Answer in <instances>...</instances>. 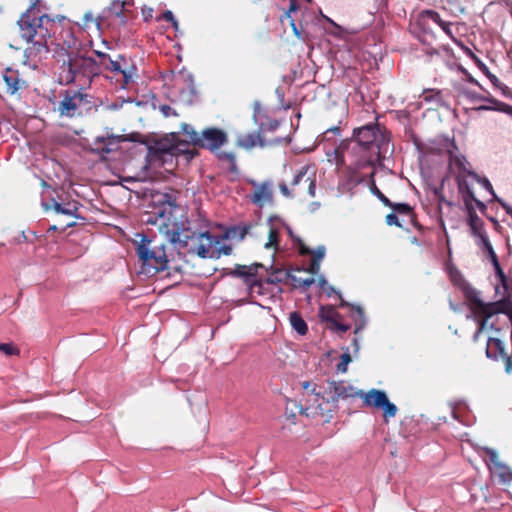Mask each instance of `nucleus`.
I'll return each mask as SVG.
<instances>
[{
  "instance_id": "nucleus-1",
  "label": "nucleus",
  "mask_w": 512,
  "mask_h": 512,
  "mask_svg": "<svg viewBox=\"0 0 512 512\" xmlns=\"http://www.w3.org/2000/svg\"><path fill=\"white\" fill-rule=\"evenodd\" d=\"M182 132L187 137L186 141L180 140L177 133H170L148 145L145 164L142 167L144 178H152L161 167L170 170L174 158L181 154L187 155L188 160L194 158L196 152L188 149V144L215 151L228 141L227 133L216 127H209L198 133L192 125L183 124Z\"/></svg>"
},
{
  "instance_id": "nucleus-2",
  "label": "nucleus",
  "mask_w": 512,
  "mask_h": 512,
  "mask_svg": "<svg viewBox=\"0 0 512 512\" xmlns=\"http://www.w3.org/2000/svg\"><path fill=\"white\" fill-rule=\"evenodd\" d=\"M352 141L356 144L353 149L359 154L355 163L359 169L380 165L390 147L389 132L377 122L355 128Z\"/></svg>"
},
{
  "instance_id": "nucleus-3",
  "label": "nucleus",
  "mask_w": 512,
  "mask_h": 512,
  "mask_svg": "<svg viewBox=\"0 0 512 512\" xmlns=\"http://www.w3.org/2000/svg\"><path fill=\"white\" fill-rule=\"evenodd\" d=\"M324 393L327 395V403L334 409L337 408L339 399L361 397L364 406L381 409L385 420L395 417L398 410L385 391L374 388L366 393L362 390L357 391L354 386L343 380L327 381Z\"/></svg>"
},
{
  "instance_id": "nucleus-4",
  "label": "nucleus",
  "mask_w": 512,
  "mask_h": 512,
  "mask_svg": "<svg viewBox=\"0 0 512 512\" xmlns=\"http://www.w3.org/2000/svg\"><path fill=\"white\" fill-rule=\"evenodd\" d=\"M165 202L159 205H153L150 211L146 212V223L150 225H158L165 228V234L168 240L179 249L186 248L189 240L193 239L194 232L187 227L188 221L177 222L172 215L173 205L168 200L170 196L164 194Z\"/></svg>"
},
{
  "instance_id": "nucleus-5",
  "label": "nucleus",
  "mask_w": 512,
  "mask_h": 512,
  "mask_svg": "<svg viewBox=\"0 0 512 512\" xmlns=\"http://www.w3.org/2000/svg\"><path fill=\"white\" fill-rule=\"evenodd\" d=\"M17 23L21 38L33 44L25 50L26 55L31 56L49 52L47 40L52 36V28L54 27V20L50 16L43 14L34 19L29 18L28 14H22Z\"/></svg>"
},
{
  "instance_id": "nucleus-6",
  "label": "nucleus",
  "mask_w": 512,
  "mask_h": 512,
  "mask_svg": "<svg viewBox=\"0 0 512 512\" xmlns=\"http://www.w3.org/2000/svg\"><path fill=\"white\" fill-rule=\"evenodd\" d=\"M100 75V64L92 57H86L78 52H70L67 60L59 67V83L71 84L77 79H85L89 83L96 76Z\"/></svg>"
},
{
  "instance_id": "nucleus-7",
  "label": "nucleus",
  "mask_w": 512,
  "mask_h": 512,
  "mask_svg": "<svg viewBox=\"0 0 512 512\" xmlns=\"http://www.w3.org/2000/svg\"><path fill=\"white\" fill-rule=\"evenodd\" d=\"M136 253L142 261L141 273L154 276L167 268L169 261L166 246L158 242L155 237L150 238L147 235H141Z\"/></svg>"
},
{
  "instance_id": "nucleus-8",
  "label": "nucleus",
  "mask_w": 512,
  "mask_h": 512,
  "mask_svg": "<svg viewBox=\"0 0 512 512\" xmlns=\"http://www.w3.org/2000/svg\"><path fill=\"white\" fill-rule=\"evenodd\" d=\"M460 288L464 297L471 303L473 313L491 318L495 314H506L512 307V300L508 295H503L494 302H484L480 298V292L468 282L463 281Z\"/></svg>"
},
{
  "instance_id": "nucleus-9",
  "label": "nucleus",
  "mask_w": 512,
  "mask_h": 512,
  "mask_svg": "<svg viewBox=\"0 0 512 512\" xmlns=\"http://www.w3.org/2000/svg\"><path fill=\"white\" fill-rule=\"evenodd\" d=\"M259 268H264V265L257 262L251 265L237 264L233 269H226L225 275L242 279L247 287L248 295L251 298L254 294L273 297L274 293L267 287L269 284L265 282V279L261 280L257 278Z\"/></svg>"
},
{
  "instance_id": "nucleus-10",
  "label": "nucleus",
  "mask_w": 512,
  "mask_h": 512,
  "mask_svg": "<svg viewBox=\"0 0 512 512\" xmlns=\"http://www.w3.org/2000/svg\"><path fill=\"white\" fill-rule=\"evenodd\" d=\"M436 24L441 30L452 40L456 41V34L454 29H457L458 22L452 21L446 17V10L436 11L426 9L419 12L416 18L415 25L421 31L432 35L431 24Z\"/></svg>"
},
{
  "instance_id": "nucleus-11",
  "label": "nucleus",
  "mask_w": 512,
  "mask_h": 512,
  "mask_svg": "<svg viewBox=\"0 0 512 512\" xmlns=\"http://www.w3.org/2000/svg\"><path fill=\"white\" fill-rule=\"evenodd\" d=\"M95 54L99 57L98 64H100V70L104 68L111 72L121 74L123 77L121 88H125L136 72V66L134 64L128 65L127 58L122 54H118L115 59L101 51H95Z\"/></svg>"
},
{
  "instance_id": "nucleus-12",
  "label": "nucleus",
  "mask_w": 512,
  "mask_h": 512,
  "mask_svg": "<svg viewBox=\"0 0 512 512\" xmlns=\"http://www.w3.org/2000/svg\"><path fill=\"white\" fill-rule=\"evenodd\" d=\"M199 238L207 241V243H200L197 247V253L202 258H219L221 255L232 253V247L222 243V236H215L206 231L200 233Z\"/></svg>"
},
{
  "instance_id": "nucleus-13",
  "label": "nucleus",
  "mask_w": 512,
  "mask_h": 512,
  "mask_svg": "<svg viewBox=\"0 0 512 512\" xmlns=\"http://www.w3.org/2000/svg\"><path fill=\"white\" fill-rule=\"evenodd\" d=\"M61 100L58 104V111L61 116L73 118L80 116L82 113L79 111L83 102H88V94L79 90L67 89L61 93Z\"/></svg>"
},
{
  "instance_id": "nucleus-14",
  "label": "nucleus",
  "mask_w": 512,
  "mask_h": 512,
  "mask_svg": "<svg viewBox=\"0 0 512 512\" xmlns=\"http://www.w3.org/2000/svg\"><path fill=\"white\" fill-rule=\"evenodd\" d=\"M139 134H131L129 137H125L123 135H106V136H98L93 141L92 151L98 155L104 156L109 154L112 151H115L118 148L119 143L124 141H137L136 137Z\"/></svg>"
},
{
  "instance_id": "nucleus-15",
  "label": "nucleus",
  "mask_w": 512,
  "mask_h": 512,
  "mask_svg": "<svg viewBox=\"0 0 512 512\" xmlns=\"http://www.w3.org/2000/svg\"><path fill=\"white\" fill-rule=\"evenodd\" d=\"M482 450L489 457L492 464L490 467L492 473L498 476L501 483H510L512 481V470L499 460L497 452L489 447H484Z\"/></svg>"
},
{
  "instance_id": "nucleus-16",
  "label": "nucleus",
  "mask_w": 512,
  "mask_h": 512,
  "mask_svg": "<svg viewBox=\"0 0 512 512\" xmlns=\"http://www.w3.org/2000/svg\"><path fill=\"white\" fill-rule=\"evenodd\" d=\"M2 79L6 85L5 92L11 96L18 94L27 87V83L21 77L20 72L11 67H7L3 70Z\"/></svg>"
},
{
  "instance_id": "nucleus-17",
  "label": "nucleus",
  "mask_w": 512,
  "mask_h": 512,
  "mask_svg": "<svg viewBox=\"0 0 512 512\" xmlns=\"http://www.w3.org/2000/svg\"><path fill=\"white\" fill-rule=\"evenodd\" d=\"M508 353L505 344L499 338L490 337L487 340L486 356L493 361L503 360Z\"/></svg>"
},
{
  "instance_id": "nucleus-18",
  "label": "nucleus",
  "mask_w": 512,
  "mask_h": 512,
  "mask_svg": "<svg viewBox=\"0 0 512 512\" xmlns=\"http://www.w3.org/2000/svg\"><path fill=\"white\" fill-rule=\"evenodd\" d=\"M498 283L495 285L496 295H508L512 298V278L508 277L502 267L494 270Z\"/></svg>"
},
{
  "instance_id": "nucleus-19",
  "label": "nucleus",
  "mask_w": 512,
  "mask_h": 512,
  "mask_svg": "<svg viewBox=\"0 0 512 512\" xmlns=\"http://www.w3.org/2000/svg\"><path fill=\"white\" fill-rule=\"evenodd\" d=\"M42 206L44 207L45 210H49V209L53 208L54 211L58 214H64V215H69V216H73L76 218H80L77 215L78 206H77L76 202L67 203L66 205H62L61 203L57 202L55 199H51V204L43 202Z\"/></svg>"
},
{
  "instance_id": "nucleus-20",
  "label": "nucleus",
  "mask_w": 512,
  "mask_h": 512,
  "mask_svg": "<svg viewBox=\"0 0 512 512\" xmlns=\"http://www.w3.org/2000/svg\"><path fill=\"white\" fill-rule=\"evenodd\" d=\"M276 222L281 224V219L278 216L273 215L268 218V225L270 229L268 235V242L265 243L264 245L265 249H270L272 247L275 248V250L278 249L280 229L279 226L275 224Z\"/></svg>"
},
{
  "instance_id": "nucleus-21",
  "label": "nucleus",
  "mask_w": 512,
  "mask_h": 512,
  "mask_svg": "<svg viewBox=\"0 0 512 512\" xmlns=\"http://www.w3.org/2000/svg\"><path fill=\"white\" fill-rule=\"evenodd\" d=\"M128 4L126 1L114 0L111 5L103 11V15L99 16L97 19V25H100V21L107 17L108 15H112L116 18H120L123 24L126 23V17L123 13L125 5Z\"/></svg>"
},
{
  "instance_id": "nucleus-22",
  "label": "nucleus",
  "mask_w": 512,
  "mask_h": 512,
  "mask_svg": "<svg viewBox=\"0 0 512 512\" xmlns=\"http://www.w3.org/2000/svg\"><path fill=\"white\" fill-rule=\"evenodd\" d=\"M468 212V224L472 231V234L479 237L480 241L482 240V236H487L484 230V223L478 217L474 207L467 209Z\"/></svg>"
},
{
  "instance_id": "nucleus-23",
  "label": "nucleus",
  "mask_w": 512,
  "mask_h": 512,
  "mask_svg": "<svg viewBox=\"0 0 512 512\" xmlns=\"http://www.w3.org/2000/svg\"><path fill=\"white\" fill-rule=\"evenodd\" d=\"M266 270L270 272V276L265 279V282L268 284L286 283L290 276V271L275 267L273 264L266 268Z\"/></svg>"
},
{
  "instance_id": "nucleus-24",
  "label": "nucleus",
  "mask_w": 512,
  "mask_h": 512,
  "mask_svg": "<svg viewBox=\"0 0 512 512\" xmlns=\"http://www.w3.org/2000/svg\"><path fill=\"white\" fill-rule=\"evenodd\" d=\"M253 185L256 186V189L254 193L251 195V201L254 204H260L261 201L266 199L272 198V191H271V183L270 182H263L260 185H257L255 182H253Z\"/></svg>"
},
{
  "instance_id": "nucleus-25",
  "label": "nucleus",
  "mask_w": 512,
  "mask_h": 512,
  "mask_svg": "<svg viewBox=\"0 0 512 512\" xmlns=\"http://www.w3.org/2000/svg\"><path fill=\"white\" fill-rule=\"evenodd\" d=\"M420 97L425 103H434L439 107H446V102L441 90L433 88L424 89Z\"/></svg>"
},
{
  "instance_id": "nucleus-26",
  "label": "nucleus",
  "mask_w": 512,
  "mask_h": 512,
  "mask_svg": "<svg viewBox=\"0 0 512 512\" xmlns=\"http://www.w3.org/2000/svg\"><path fill=\"white\" fill-rule=\"evenodd\" d=\"M251 228V224L231 226L225 231V233L222 235V238L238 239L239 241H242L245 238V236L249 233Z\"/></svg>"
},
{
  "instance_id": "nucleus-27",
  "label": "nucleus",
  "mask_w": 512,
  "mask_h": 512,
  "mask_svg": "<svg viewBox=\"0 0 512 512\" xmlns=\"http://www.w3.org/2000/svg\"><path fill=\"white\" fill-rule=\"evenodd\" d=\"M289 322L294 331H296L299 335L304 336L308 332V325L301 313L298 311H293L289 314Z\"/></svg>"
},
{
  "instance_id": "nucleus-28",
  "label": "nucleus",
  "mask_w": 512,
  "mask_h": 512,
  "mask_svg": "<svg viewBox=\"0 0 512 512\" xmlns=\"http://www.w3.org/2000/svg\"><path fill=\"white\" fill-rule=\"evenodd\" d=\"M457 184H458L459 193L463 197V201L465 203L466 209L474 207L472 204V199H474L475 195H474V192L471 189L469 183L465 179L457 177Z\"/></svg>"
},
{
  "instance_id": "nucleus-29",
  "label": "nucleus",
  "mask_w": 512,
  "mask_h": 512,
  "mask_svg": "<svg viewBox=\"0 0 512 512\" xmlns=\"http://www.w3.org/2000/svg\"><path fill=\"white\" fill-rule=\"evenodd\" d=\"M481 101L489 102V103L493 104L494 106L480 105L478 107H474L473 110H475V111L495 110V111H501V112H509L512 109V107L509 106L508 104L500 102L491 96H489V97L486 96V99H482Z\"/></svg>"
},
{
  "instance_id": "nucleus-30",
  "label": "nucleus",
  "mask_w": 512,
  "mask_h": 512,
  "mask_svg": "<svg viewBox=\"0 0 512 512\" xmlns=\"http://www.w3.org/2000/svg\"><path fill=\"white\" fill-rule=\"evenodd\" d=\"M238 144L240 147L245 149H251L259 144L261 147L264 146V142L260 137V133H249L239 137Z\"/></svg>"
},
{
  "instance_id": "nucleus-31",
  "label": "nucleus",
  "mask_w": 512,
  "mask_h": 512,
  "mask_svg": "<svg viewBox=\"0 0 512 512\" xmlns=\"http://www.w3.org/2000/svg\"><path fill=\"white\" fill-rule=\"evenodd\" d=\"M481 245L483 251H485L490 259L494 270L501 268L500 262L498 260L497 254L495 253L488 236H482Z\"/></svg>"
},
{
  "instance_id": "nucleus-32",
  "label": "nucleus",
  "mask_w": 512,
  "mask_h": 512,
  "mask_svg": "<svg viewBox=\"0 0 512 512\" xmlns=\"http://www.w3.org/2000/svg\"><path fill=\"white\" fill-rule=\"evenodd\" d=\"M319 317L321 321L332 324L337 318L340 317V314L335 311L333 306L322 305L319 308Z\"/></svg>"
},
{
  "instance_id": "nucleus-33",
  "label": "nucleus",
  "mask_w": 512,
  "mask_h": 512,
  "mask_svg": "<svg viewBox=\"0 0 512 512\" xmlns=\"http://www.w3.org/2000/svg\"><path fill=\"white\" fill-rule=\"evenodd\" d=\"M450 165H455L459 172L467 175H469V172H472L468 169L470 163L463 155H453L452 152H450Z\"/></svg>"
},
{
  "instance_id": "nucleus-34",
  "label": "nucleus",
  "mask_w": 512,
  "mask_h": 512,
  "mask_svg": "<svg viewBox=\"0 0 512 512\" xmlns=\"http://www.w3.org/2000/svg\"><path fill=\"white\" fill-rule=\"evenodd\" d=\"M352 318L355 321V331L354 333H358L362 330L366 324V319L364 315V311L361 307L356 306L353 307Z\"/></svg>"
},
{
  "instance_id": "nucleus-35",
  "label": "nucleus",
  "mask_w": 512,
  "mask_h": 512,
  "mask_svg": "<svg viewBox=\"0 0 512 512\" xmlns=\"http://www.w3.org/2000/svg\"><path fill=\"white\" fill-rule=\"evenodd\" d=\"M469 176H471L475 181H477L485 190H487L491 195L493 200L497 201V199H500L491 184V182L486 177H481L475 172H469Z\"/></svg>"
},
{
  "instance_id": "nucleus-36",
  "label": "nucleus",
  "mask_w": 512,
  "mask_h": 512,
  "mask_svg": "<svg viewBox=\"0 0 512 512\" xmlns=\"http://www.w3.org/2000/svg\"><path fill=\"white\" fill-rule=\"evenodd\" d=\"M259 133L265 132H274L279 127V121L276 119H271L267 116L258 123Z\"/></svg>"
},
{
  "instance_id": "nucleus-37",
  "label": "nucleus",
  "mask_w": 512,
  "mask_h": 512,
  "mask_svg": "<svg viewBox=\"0 0 512 512\" xmlns=\"http://www.w3.org/2000/svg\"><path fill=\"white\" fill-rule=\"evenodd\" d=\"M219 159L222 161H226L229 164L228 170L230 173L237 174L238 167L236 163L235 155L232 152H221L218 155Z\"/></svg>"
},
{
  "instance_id": "nucleus-38",
  "label": "nucleus",
  "mask_w": 512,
  "mask_h": 512,
  "mask_svg": "<svg viewBox=\"0 0 512 512\" xmlns=\"http://www.w3.org/2000/svg\"><path fill=\"white\" fill-rule=\"evenodd\" d=\"M393 209L396 214L413 216V208L408 203H394L392 202V206H389Z\"/></svg>"
},
{
  "instance_id": "nucleus-39",
  "label": "nucleus",
  "mask_w": 512,
  "mask_h": 512,
  "mask_svg": "<svg viewBox=\"0 0 512 512\" xmlns=\"http://www.w3.org/2000/svg\"><path fill=\"white\" fill-rule=\"evenodd\" d=\"M459 95L465 97L471 103H476L482 99H486V96H482L475 91L463 88L459 90Z\"/></svg>"
},
{
  "instance_id": "nucleus-40",
  "label": "nucleus",
  "mask_w": 512,
  "mask_h": 512,
  "mask_svg": "<svg viewBox=\"0 0 512 512\" xmlns=\"http://www.w3.org/2000/svg\"><path fill=\"white\" fill-rule=\"evenodd\" d=\"M418 30L419 31L417 32L416 37L424 47L432 45L433 42L436 40V35L433 30L432 35H428L426 32L421 31L420 29Z\"/></svg>"
},
{
  "instance_id": "nucleus-41",
  "label": "nucleus",
  "mask_w": 512,
  "mask_h": 512,
  "mask_svg": "<svg viewBox=\"0 0 512 512\" xmlns=\"http://www.w3.org/2000/svg\"><path fill=\"white\" fill-rule=\"evenodd\" d=\"M477 67L487 76L493 86L500 85V80L490 72L489 68L480 59H477Z\"/></svg>"
},
{
  "instance_id": "nucleus-42",
  "label": "nucleus",
  "mask_w": 512,
  "mask_h": 512,
  "mask_svg": "<svg viewBox=\"0 0 512 512\" xmlns=\"http://www.w3.org/2000/svg\"><path fill=\"white\" fill-rule=\"evenodd\" d=\"M374 172L371 173V177L373 178ZM371 192L375 195L385 206H392V201H390L376 186L375 181L372 179L371 184Z\"/></svg>"
},
{
  "instance_id": "nucleus-43",
  "label": "nucleus",
  "mask_w": 512,
  "mask_h": 512,
  "mask_svg": "<svg viewBox=\"0 0 512 512\" xmlns=\"http://www.w3.org/2000/svg\"><path fill=\"white\" fill-rule=\"evenodd\" d=\"M328 161L335 162L337 165L344 163V157L342 152L338 148H334L332 151L327 152Z\"/></svg>"
},
{
  "instance_id": "nucleus-44",
  "label": "nucleus",
  "mask_w": 512,
  "mask_h": 512,
  "mask_svg": "<svg viewBox=\"0 0 512 512\" xmlns=\"http://www.w3.org/2000/svg\"><path fill=\"white\" fill-rule=\"evenodd\" d=\"M0 351L8 356L19 354V350L11 343H0Z\"/></svg>"
},
{
  "instance_id": "nucleus-45",
  "label": "nucleus",
  "mask_w": 512,
  "mask_h": 512,
  "mask_svg": "<svg viewBox=\"0 0 512 512\" xmlns=\"http://www.w3.org/2000/svg\"><path fill=\"white\" fill-rule=\"evenodd\" d=\"M351 361V356L348 352H345L341 355V361L337 365V371L341 373H345L347 371V366Z\"/></svg>"
},
{
  "instance_id": "nucleus-46",
  "label": "nucleus",
  "mask_w": 512,
  "mask_h": 512,
  "mask_svg": "<svg viewBox=\"0 0 512 512\" xmlns=\"http://www.w3.org/2000/svg\"><path fill=\"white\" fill-rule=\"evenodd\" d=\"M264 118H267V115L265 112L262 111L260 103L256 101L254 103L253 119L256 122V124H258Z\"/></svg>"
},
{
  "instance_id": "nucleus-47",
  "label": "nucleus",
  "mask_w": 512,
  "mask_h": 512,
  "mask_svg": "<svg viewBox=\"0 0 512 512\" xmlns=\"http://www.w3.org/2000/svg\"><path fill=\"white\" fill-rule=\"evenodd\" d=\"M456 45H458L462 50L463 52L468 56L470 57L476 64H477V59H479L474 53L473 51L467 47L461 40H459L457 37H456V41H453Z\"/></svg>"
},
{
  "instance_id": "nucleus-48",
  "label": "nucleus",
  "mask_w": 512,
  "mask_h": 512,
  "mask_svg": "<svg viewBox=\"0 0 512 512\" xmlns=\"http://www.w3.org/2000/svg\"><path fill=\"white\" fill-rule=\"evenodd\" d=\"M309 167L308 166H302L300 170L295 174L293 180H292V186H296L300 184V182L304 179V177L307 175Z\"/></svg>"
},
{
  "instance_id": "nucleus-49",
  "label": "nucleus",
  "mask_w": 512,
  "mask_h": 512,
  "mask_svg": "<svg viewBox=\"0 0 512 512\" xmlns=\"http://www.w3.org/2000/svg\"><path fill=\"white\" fill-rule=\"evenodd\" d=\"M325 291H326V294L328 297H331L332 295H337V297L340 299L341 303H340V306L341 307H345V306H349L348 303H346L344 301V299L342 298V295L339 291H337L333 286H330V285H327L325 288Z\"/></svg>"
},
{
  "instance_id": "nucleus-50",
  "label": "nucleus",
  "mask_w": 512,
  "mask_h": 512,
  "mask_svg": "<svg viewBox=\"0 0 512 512\" xmlns=\"http://www.w3.org/2000/svg\"><path fill=\"white\" fill-rule=\"evenodd\" d=\"M38 3L39 0H31L30 7L23 14H28L29 18H38L40 16L39 12L36 11V6L38 5Z\"/></svg>"
},
{
  "instance_id": "nucleus-51",
  "label": "nucleus",
  "mask_w": 512,
  "mask_h": 512,
  "mask_svg": "<svg viewBox=\"0 0 512 512\" xmlns=\"http://www.w3.org/2000/svg\"><path fill=\"white\" fill-rule=\"evenodd\" d=\"M326 252V248L323 245L318 246L315 250H312L313 258L311 260L319 261L324 258Z\"/></svg>"
},
{
  "instance_id": "nucleus-52",
  "label": "nucleus",
  "mask_w": 512,
  "mask_h": 512,
  "mask_svg": "<svg viewBox=\"0 0 512 512\" xmlns=\"http://www.w3.org/2000/svg\"><path fill=\"white\" fill-rule=\"evenodd\" d=\"M295 242H296V243H297V245H298L299 253H300L301 255H309V254H312V249H310L309 247H307L299 237L295 238Z\"/></svg>"
},
{
  "instance_id": "nucleus-53",
  "label": "nucleus",
  "mask_w": 512,
  "mask_h": 512,
  "mask_svg": "<svg viewBox=\"0 0 512 512\" xmlns=\"http://www.w3.org/2000/svg\"><path fill=\"white\" fill-rule=\"evenodd\" d=\"M162 18L167 22H170L176 29L178 27V21L176 20L172 11L167 10L162 14Z\"/></svg>"
},
{
  "instance_id": "nucleus-54",
  "label": "nucleus",
  "mask_w": 512,
  "mask_h": 512,
  "mask_svg": "<svg viewBox=\"0 0 512 512\" xmlns=\"http://www.w3.org/2000/svg\"><path fill=\"white\" fill-rule=\"evenodd\" d=\"M386 223L389 226L395 225L398 227H402L401 223L399 222V218L395 212L390 213L386 216Z\"/></svg>"
},
{
  "instance_id": "nucleus-55",
  "label": "nucleus",
  "mask_w": 512,
  "mask_h": 512,
  "mask_svg": "<svg viewBox=\"0 0 512 512\" xmlns=\"http://www.w3.org/2000/svg\"><path fill=\"white\" fill-rule=\"evenodd\" d=\"M423 52L429 58L440 55V49L433 47V45L424 47Z\"/></svg>"
},
{
  "instance_id": "nucleus-56",
  "label": "nucleus",
  "mask_w": 512,
  "mask_h": 512,
  "mask_svg": "<svg viewBox=\"0 0 512 512\" xmlns=\"http://www.w3.org/2000/svg\"><path fill=\"white\" fill-rule=\"evenodd\" d=\"M474 317H475V320L478 322V333H482L489 318H486L485 316H482V315H476L475 313H474Z\"/></svg>"
},
{
  "instance_id": "nucleus-57",
  "label": "nucleus",
  "mask_w": 512,
  "mask_h": 512,
  "mask_svg": "<svg viewBox=\"0 0 512 512\" xmlns=\"http://www.w3.org/2000/svg\"><path fill=\"white\" fill-rule=\"evenodd\" d=\"M332 325L335 330L340 331L342 333L347 332L351 328L349 324L340 323L337 319L335 320V322L332 323Z\"/></svg>"
},
{
  "instance_id": "nucleus-58",
  "label": "nucleus",
  "mask_w": 512,
  "mask_h": 512,
  "mask_svg": "<svg viewBox=\"0 0 512 512\" xmlns=\"http://www.w3.org/2000/svg\"><path fill=\"white\" fill-rule=\"evenodd\" d=\"M306 181H308V182H309V186H308V194H309L311 197H315V195H316V180H315V178L307 177V178H306Z\"/></svg>"
},
{
  "instance_id": "nucleus-59",
  "label": "nucleus",
  "mask_w": 512,
  "mask_h": 512,
  "mask_svg": "<svg viewBox=\"0 0 512 512\" xmlns=\"http://www.w3.org/2000/svg\"><path fill=\"white\" fill-rule=\"evenodd\" d=\"M314 282H315L314 278L301 279V283L299 285L294 284V287L305 290L306 288L310 287Z\"/></svg>"
},
{
  "instance_id": "nucleus-60",
  "label": "nucleus",
  "mask_w": 512,
  "mask_h": 512,
  "mask_svg": "<svg viewBox=\"0 0 512 512\" xmlns=\"http://www.w3.org/2000/svg\"><path fill=\"white\" fill-rule=\"evenodd\" d=\"M494 87L499 89L503 96L508 97V98L512 97L511 89L508 86H506L505 84H503L502 82H500V85L498 84L497 86H494Z\"/></svg>"
},
{
  "instance_id": "nucleus-61",
  "label": "nucleus",
  "mask_w": 512,
  "mask_h": 512,
  "mask_svg": "<svg viewBox=\"0 0 512 512\" xmlns=\"http://www.w3.org/2000/svg\"><path fill=\"white\" fill-rule=\"evenodd\" d=\"M154 10L150 7H145L142 9V15L145 22L150 21L153 18Z\"/></svg>"
},
{
  "instance_id": "nucleus-62",
  "label": "nucleus",
  "mask_w": 512,
  "mask_h": 512,
  "mask_svg": "<svg viewBox=\"0 0 512 512\" xmlns=\"http://www.w3.org/2000/svg\"><path fill=\"white\" fill-rule=\"evenodd\" d=\"M160 111L163 113L165 117H169L171 115H177L176 111L171 108L169 105H162L160 107Z\"/></svg>"
},
{
  "instance_id": "nucleus-63",
  "label": "nucleus",
  "mask_w": 512,
  "mask_h": 512,
  "mask_svg": "<svg viewBox=\"0 0 512 512\" xmlns=\"http://www.w3.org/2000/svg\"><path fill=\"white\" fill-rule=\"evenodd\" d=\"M320 270V262L311 260L309 268L307 269L308 272L312 274H317Z\"/></svg>"
},
{
  "instance_id": "nucleus-64",
  "label": "nucleus",
  "mask_w": 512,
  "mask_h": 512,
  "mask_svg": "<svg viewBox=\"0 0 512 512\" xmlns=\"http://www.w3.org/2000/svg\"><path fill=\"white\" fill-rule=\"evenodd\" d=\"M497 202L502 206L505 212L512 217V207L501 198L497 199Z\"/></svg>"
}]
</instances>
